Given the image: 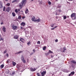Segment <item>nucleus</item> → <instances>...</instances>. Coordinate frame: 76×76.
<instances>
[{
  "mask_svg": "<svg viewBox=\"0 0 76 76\" xmlns=\"http://www.w3.org/2000/svg\"><path fill=\"white\" fill-rule=\"evenodd\" d=\"M7 11L8 12H9V11H10V7H8L7 9Z\"/></svg>",
  "mask_w": 76,
  "mask_h": 76,
  "instance_id": "nucleus-17",
  "label": "nucleus"
},
{
  "mask_svg": "<svg viewBox=\"0 0 76 76\" xmlns=\"http://www.w3.org/2000/svg\"><path fill=\"white\" fill-rule=\"evenodd\" d=\"M68 1H73V0H68Z\"/></svg>",
  "mask_w": 76,
  "mask_h": 76,
  "instance_id": "nucleus-51",
  "label": "nucleus"
},
{
  "mask_svg": "<svg viewBox=\"0 0 76 76\" xmlns=\"http://www.w3.org/2000/svg\"><path fill=\"white\" fill-rule=\"evenodd\" d=\"M23 53V51H19V52L16 53V54H20V53Z\"/></svg>",
  "mask_w": 76,
  "mask_h": 76,
  "instance_id": "nucleus-24",
  "label": "nucleus"
},
{
  "mask_svg": "<svg viewBox=\"0 0 76 76\" xmlns=\"http://www.w3.org/2000/svg\"><path fill=\"white\" fill-rule=\"evenodd\" d=\"M64 19H66V16L65 15L63 17Z\"/></svg>",
  "mask_w": 76,
  "mask_h": 76,
  "instance_id": "nucleus-30",
  "label": "nucleus"
},
{
  "mask_svg": "<svg viewBox=\"0 0 76 76\" xmlns=\"http://www.w3.org/2000/svg\"><path fill=\"white\" fill-rule=\"evenodd\" d=\"M6 28L5 27H4V26H3L2 30V31H3V32H6Z\"/></svg>",
  "mask_w": 76,
  "mask_h": 76,
  "instance_id": "nucleus-9",
  "label": "nucleus"
},
{
  "mask_svg": "<svg viewBox=\"0 0 76 76\" xmlns=\"http://www.w3.org/2000/svg\"><path fill=\"white\" fill-rule=\"evenodd\" d=\"M7 50H6L4 52V54H5V53H6V52H7Z\"/></svg>",
  "mask_w": 76,
  "mask_h": 76,
  "instance_id": "nucleus-35",
  "label": "nucleus"
},
{
  "mask_svg": "<svg viewBox=\"0 0 76 76\" xmlns=\"http://www.w3.org/2000/svg\"><path fill=\"white\" fill-rule=\"evenodd\" d=\"M71 18L73 20L75 19H76V13H74L72 14L71 15Z\"/></svg>",
  "mask_w": 76,
  "mask_h": 76,
  "instance_id": "nucleus-2",
  "label": "nucleus"
},
{
  "mask_svg": "<svg viewBox=\"0 0 76 76\" xmlns=\"http://www.w3.org/2000/svg\"><path fill=\"white\" fill-rule=\"evenodd\" d=\"M40 43H41V42H40V41H38L37 42V44H40Z\"/></svg>",
  "mask_w": 76,
  "mask_h": 76,
  "instance_id": "nucleus-36",
  "label": "nucleus"
},
{
  "mask_svg": "<svg viewBox=\"0 0 76 76\" xmlns=\"http://www.w3.org/2000/svg\"><path fill=\"white\" fill-rule=\"evenodd\" d=\"M10 3H7L6 4V5L7 6H10Z\"/></svg>",
  "mask_w": 76,
  "mask_h": 76,
  "instance_id": "nucleus-34",
  "label": "nucleus"
},
{
  "mask_svg": "<svg viewBox=\"0 0 76 76\" xmlns=\"http://www.w3.org/2000/svg\"><path fill=\"white\" fill-rule=\"evenodd\" d=\"M23 40H24V39L23 38H21L20 39V41L23 43L24 42Z\"/></svg>",
  "mask_w": 76,
  "mask_h": 76,
  "instance_id": "nucleus-12",
  "label": "nucleus"
},
{
  "mask_svg": "<svg viewBox=\"0 0 76 76\" xmlns=\"http://www.w3.org/2000/svg\"><path fill=\"white\" fill-rule=\"evenodd\" d=\"M70 73L71 75H72L73 76V75H75V72L73 71L72 72H71Z\"/></svg>",
  "mask_w": 76,
  "mask_h": 76,
  "instance_id": "nucleus-19",
  "label": "nucleus"
},
{
  "mask_svg": "<svg viewBox=\"0 0 76 76\" xmlns=\"http://www.w3.org/2000/svg\"><path fill=\"white\" fill-rule=\"evenodd\" d=\"M6 72L7 73H9V71H6Z\"/></svg>",
  "mask_w": 76,
  "mask_h": 76,
  "instance_id": "nucleus-44",
  "label": "nucleus"
},
{
  "mask_svg": "<svg viewBox=\"0 0 76 76\" xmlns=\"http://www.w3.org/2000/svg\"><path fill=\"white\" fill-rule=\"evenodd\" d=\"M49 53H53V52L51 51L50 50H49Z\"/></svg>",
  "mask_w": 76,
  "mask_h": 76,
  "instance_id": "nucleus-32",
  "label": "nucleus"
},
{
  "mask_svg": "<svg viewBox=\"0 0 76 76\" xmlns=\"http://www.w3.org/2000/svg\"><path fill=\"white\" fill-rule=\"evenodd\" d=\"M15 72L14 71L12 72V73L11 74V75L12 76H13V75H15Z\"/></svg>",
  "mask_w": 76,
  "mask_h": 76,
  "instance_id": "nucleus-25",
  "label": "nucleus"
},
{
  "mask_svg": "<svg viewBox=\"0 0 76 76\" xmlns=\"http://www.w3.org/2000/svg\"><path fill=\"white\" fill-rule=\"evenodd\" d=\"M46 74V71H44L43 72H41V75H39V73L38 72L37 74V76H44Z\"/></svg>",
  "mask_w": 76,
  "mask_h": 76,
  "instance_id": "nucleus-3",
  "label": "nucleus"
},
{
  "mask_svg": "<svg viewBox=\"0 0 76 76\" xmlns=\"http://www.w3.org/2000/svg\"><path fill=\"white\" fill-rule=\"evenodd\" d=\"M13 16L15 17V16H16V14L14 12H12V13Z\"/></svg>",
  "mask_w": 76,
  "mask_h": 76,
  "instance_id": "nucleus-18",
  "label": "nucleus"
},
{
  "mask_svg": "<svg viewBox=\"0 0 76 76\" xmlns=\"http://www.w3.org/2000/svg\"><path fill=\"white\" fill-rule=\"evenodd\" d=\"M48 4H49V5H51V1H49L48 2Z\"/></svg>",
  "mask_w": 76,
  "mask_h": 76,
  "instance_id": "nucleus-29",
  "label": "nucleus"
},
{
  "mask_svg": "<svg viewBox=\"0 0 76 76\" xmlns=\"http://www.w3.org/2000/svg\"><path fill=\"white\" fill-rule=\"evenodd\" d=\"M6 56L7 57H9V54H8L7 53Z\"/></svg>",
  "mask_w": 76,
  "mask_h": 76,
  "instance_id": "nucleus-42",
  "label": "nucleus"
},
{
  "mask_svg": "<svg viewBox=\"0 0 76 76\" xmlns=\"http://www.w3.org/2000/svg\"><path fill=\"white\" fill-rule=\"evenodd\" d=\"M12 65L14 66H16V63L14 61H12Z\"/></svg>",
  "mask_w": 76,
  "mask_h": 76,
  "instance_id": "nucleus-14",
  "label": "nucleus"
},
{
  "mask_svg": "<svg viewBox=\"0 0 76 76\" xmlns=\"http://www.w3.org/2000/svg\"><path fill=\"white\" fill-rule=\"evenodd\" d=\"M26 3V0H23V1L19 4V6L20 9H22L23 6H25Z\"/></svg>",
  "mask_w": 76,
  "mask_h": 76,
  "instance_id": "nucleus-1",
  "label": "nucleus"
},
{
  "mask_svg": "<svg viewBox=\"0 0 76 76\" xmlns=\"http://www.w3.org/2000/svg\"><path fill=\"white\" fill-rule=\"evenodd\" d=\"M1 25H3V22H2L1 23Z\"/></svg>",
  "mask_w": 76,
  "mask_h": 76,
  "instance_id": "nucleus-47",
  "label": "nucleus"
},
{
  "mask_svg": "<svg viewBox=\"0 0 76 76\" xmlns=\"http://www.w3.org/2000/svg\"><path fill=\"white\" fill-rule=\"evenodd\" d=\"M54 28H51V30H54Z\"/></svg>",
  "mask_w": 76,
  "mask_h": 76,
  "instance_id": "nucleus-46",
  "label": "nucleus"
},
{
  "mask_svg": "<svg viewBox=\"0 0 76 76\" xmlns=\"http://www.w3.org/2000/svg\"><path fill=\"white\" fill-rule=\"evenodd\" d=\"M31 20L32 21H34V22L35 21V16H33L31 18Z\"/></svg>",
  "mask_w": 76,
  "mask_h": 76,
  "instance_id": "nucleus-10",
  "label": "nucleus"
},
{
  "mask_svg": "<svg viewBox=\"0 0 76 76\" xmlns=\"http://www.w3.org/2000/svg\"><path fill=\"white\" fill-rule=\"evenodd\" d=\"M33 51H34V52H35V49H33Z\"/></svg>",
  "mask_w": 76,
  "mask_h": 76,
  "instance_id": "nucleus-48",
  "label": "nucleus"
},
{
  "mask_svg": "<svg viewBox=\"0 0 76 76\" xmlns=\"http://www.w3.org/2000/svg\"><path fill=\"white\" fill-rule=\"evenodd\" d=\"M3 2L0 1V9L1 8H3Z\"/></svg>",
  "mask_w": 76,
  "mask_h": 76,
  "instance_id": "nucleus-7",
  "label": "nucleus"
},
{
  "mask_svg": "<svg viewBox=\"0 0 76 76\" xmlns=\"http://www.w3.org/2000/svg\"><path fill=\"white\" fill-rule=\"evenodd\" d=\"M4 64H2L1 65L0 67L1 69H3L4 67Z\"/></svg>",
  "mask_w": 76,
  "mask_h": 76,
  "instance_id": "nucleus-21",
  "label": "nucleus"
},
{
  "mask_svg": "<svg viewBox=\"0 0 76 76\" xmlns=\"http://www.w3.org/2000/svg\"><path fill=\"white\" fill-rule=\"evenodd\" d=\"M36 70H37V69L35 68H34V69L32 68H30V70L31 71V72H34V71H35Z\"/></svg>",
  "mask_w": 76,
  "mask_h": 76,
  "instance_id": "nucleus-6",
  "label": "nucleus"
},
{
  "mask_svg": "<svg viewBox=\"0 0 76 76\" xmlns=\"http://www.w3.org/2000/svg\"><path fill=\"white\" fill-rule=\"evenodd\" d=\"M72 74H71L70 73L69 74L68 76H72Z\"/></svg>",
  "mask_w": 76,
  "mask_h": 76,
  "instance_id": "nucleus-41",
  "label": "nucleus"
},
{
  "mask_svg": "<svg viewBox=\"0 0 76 76\" xmlns=\"http://www.w3.org/2000/svg\"><path fill=\"white\" fill-rule=\"evenodd\" d=\"M63 50L62 51V52H65V51H66V48L65 47H64L63 48Z\"/></svg>",
  "mask_w": 76,
  "mask_h": 76,
  "instance_id": "nucleus-20",
  "label": "nucleus"
},
{
  "mask_svg": "<svg viewBox=\"0 0 76 76\" xmlns=\"http://www.w3.org/2000/svg\"><path fill=\"white\" fill-rule=\"evenodd\" d=\"M18 11H20V9H18Z\"/></svg>",
  "mask_w": 76,
  "mask_h": 76,
  "instance_id": "nucleus-49",
  "label": "nucleus"
},
{
  "mask_svg": "<svg viewBox=\"0 0 76 76\" xmlns=\"http://www.w3.org/2000/svg\"><path fill=\"white\" fill-rule=\"evenodd\" d=\"M31 44V42H29L27 43V45H29V44Z\"/></svg>",
  "mask_w": 76,
  "mask_h": 76,
  "instance_id": "nucleus-27",
  "label": "nucleus"
},
{
  "mask_svg": "<svg viewBox=\"0 0 76 76\" xmlns=\"http://www.w3.org/2000/svg\"><path fill=\"white\" fill-rule=\"evenodd\" d=\"M67 3H68L70 4V3H69V2H67Z\"/></svg>",
  "mask_w": 76,
  "mask_h": 76,
  "instance_id": "nucleus-58",
  "label": "nucleus"
},
{
  "mask_svg": "<svg viewBox=\"0 0 76 76\" xmlns=\"http://www.w3.org/2000/svg\"><path fill=\"white\" fill-rule=\"evenodd\" d=\"M41 21V19L39 18H38V19L35 20V22H39Z\"/></svg>",
  "mask_w": 76,
  "mask_h": 76,
  "instance_id": "nucleus-15",
  "label": "nucleus"
},
{
  "mask_svg": "<svg viewBox=\"0 0 76 76\" xmlns=\"http://www.w3.org/2000/svg\"><path fill=\"white\" fill-rule=\"evenodd\" d=\"M20 29H21V30H23V27H21Z\"/></svg>",
  "mask_w": 76,
  "mask_h": 76,
  "instance_id": "nucleus-38",
  "label": "nucleus"
},
{
  "mask_svg": "<svg viewBox=\"0 0 76 76\" xmlns=\"http://www.w3.org/2000/svg\"><path fill=\"white\" fill-rule=\"evenodd\" d=\"M32 1H33V0H31Z\"/></svg>",
  "mask_w": 76,
  "mask_h": 76,
  "instance_id": "nucleus-59",
  "label": "nucleus"
},
{
  "mask_svg": "<svg viewBox=\"0 0 76 76\" xmlns=\"http://www.w3.org/2000/svg\"><path fill=\"white\" fill-rule=\"evenodd\" d=\"M15 12L16 13H18V10L17 9L15 10Z\"/></svg>",
  "mask_w": 76,
  "mask_h": 76,
  "instance_id": "nucleus-28",
  "label": "nucleus"
},
{
  "mask_svg": "<svg viewBox=\"0 0 76 76\" xmlns=\"http://www.w3.org/2000/svg\"><path fill=\"white\" fill-rule=\"evenodd\" d=\"M58 11H59V12H61V10H58Z\"/></svg>",
  "mask_w": 76,
  "mask_h": 76,
  "instance_id": "nucleus-50",
  "label": "nucleus"
},
{
  "mask_svg": "<svg viewBox=\"0 0 76 76\" xmlns=\"http://www.w3.org/2000/svg\"><path fill=\"white\" fill-rule=\"evenodd\" d=\"M46 48H47V47L46 46H44L43 48V50H46Z\"/></svg>",
  "mask_w": 76,
  "mask_h": 76,
  "instance_id": "nucleus-22",
  "label": "nucleus"
},
{
  "mask_svg": "<svg viewBox=\"0 0 76 76\" xmlns=\"http://www.w3.org/2000/svg\"><path fill=\"white\" fill-rule=\"evenodd\" d=\"M14 39H18V38H19V36L18 35H15L14 37Z\"/></svg>",
  "mask_w": 76,
  "mask_h": 76,
  "instance_id": "nucleus-8",
  "label": "nucleus"
},
{
  "mask_svg": "<svg viewBox=\"0 0 76 76\" xmlns=\"http://www.w3.org/2000/svg\"><path fill=\"white\" fill-rule=\"evenodd\" d=\"M55 41L56 42H58V39H56L55 40Z\"/></svg>",
  "mask_w": 76,
  "mask_h": 76,
  "instance_id": "nucleus-39",
  "label": "nucleus"
},
{
  "mask_svg": "<svg viewBox=\"0 0 76 76\" xmlns=\"http://www.w3.org/2000/svg\"><path fill=\"white\" fill-rule=\"evenodd\" d=\"M34 60H35V61L37 60V59H34Z\"/></svg>",
  "mask_w": 76,
  "mask_h": 76,
  "instance_id": "nucleus-56",
  "label": "nucleus"
},
{
  "mask_svg": "<svg viewBox=\"0 0 76 76\" xmlns=\"http://www.w3.org/2000/svg\"><path fill=\"white\" fill-rule=\"evenodd\" d=\"M53 57H54V56L52 55H51V57L52 58H53Z\"/></svg>",
  "mask_w": 76,
  "mask_h": 76,
  "instance_id": "nucleus-45",
  "label": "nucleus"
},
{
  "mask_svg": "<svg viewBox=\"0 0 76 76\" xmlns=\"http://www.w3.org/2000/svg\"><path fill=\"white\" fill-rule=\"evenodd\" d=\"M3 41L4 40V39L2 38H1L0 39V41Z\"/></svg>",
  "mask_w": 76,
  "mask_h": 76,
  "instance_id": "nucleus-26",
  "label": "nucleus"
},
{
  "mask_svg": "<svg viewBox=\"0 0 76 76\" xmlns=\"http://www.w3.org/2000/svg\"><path fill=\"white\" fill-rule=\"evenodd\" d=\"M58 7H61V6H58Z\"/></svg>",
  "mask_w": 76,
  "mask_h": 76,
  "instance_id": "nucleus-57",
  "label": "nucleus"
},
{
  "mask_svg": "<svg viewBox=\"0 0 76 76\" xmlns=\"http://www.w3.org/2000/svg\"><path fill=\"white\" fill-rule=\"evenodd\" d=\"M25 23L23 22H22L21 24V26H25Z\"/></svg>",
  "mask_w": 76,
  "mask_h": 76,
  "instance_id": "nucleus-11",
  "label": "nucleus"
},
{
  "mask_svg": "<svg viewBox=\"0 0 76 76\" xmlns=\"http://www.w3.org/2000/svg\"><path fill=\"white\" fill-rule=\"evenodd\" d=\"M5 1H8V0H5Z\"/></svg>",
  "mask_w": 76,
  "mask_h": 76,
  "instance_id": "nucleus-55",
  "label": "nucleus"
},
{
  "mask_svg": "<svg viewBox=\"0 0 76 76\" xmlns=\"http://www.w3.org/2000/svg\"><path fill=\"white\" fill-rule=\"evenodd\" d=\"M29 59H27V62H28V60Z\"/></svg>",
  "mask_w": 76,
  "mask_h": 76,
  "instance_id": "nucleus-54",
  "label": "nucleus"
},
{
  "mask_svg": "<svg viewBox=\"0 0 76 76\" xmlns=\"http://www.w3.org/2000/svg\"><path fill=\"white\" fill-rule=\"evenodd\" d=\"M34 54V53H32L31 54V55H32V54Z\"/></svg>",
  "mask_w": 76,
  "mask_h": 76,
  "instance_id": "nucleus-53",
  "label": "nucleus"
},
{
  "mask_svg": "<svg viewBox=\"0 0 76 76\" xmlns=\"http://www.w3.org/2000/svg\"><path fill=\"white\" fill-rule=\"evenodd\" d=\"M22 18V16L19 15L18 17V19H20Z\"/></svg>",
  "mask_w": 76,
  "mask_h": 76,
  "instance_id": "nucleus-23",
  "label": "nucleus"
},
{
  "mask_svg": "<svg viewBox=\"0 0 76 76\" xmlns=\"http://www.w3.org/2000/svg\"><path fill=\"white\" fill-rule=\"evenodd\" d=\"M56 27H58V26H55L54 27V28L55 29V28H56Z\"/></svg>",
  "mask_w": 76,
  "mask_h": 76,
  "instance_id": "nucleus-43",
  "label": "nucleus"
},
{
  "mask_svg": "<svg viewBox=\"0 0 76 76\" xmlns=\"http://www.w3.org/2000/svg\"><path fill=\"white\" fill-rule=\"evenodd\" d=\"M54 24L53 25H51L50 26L52 28H54Z\"/></svg>",
  "mask_w": 76,
  "mask_h": 76,
  "instance_id": "nucleus-31",
  "label": "nucleus"
},
{
  "mask_svg": "<svg viewBox=\"0 0 76 76\" xmlns=\"http://www.w3.org/2000/svg\"><path fill=\"white\" fill-rule=\"evenodd\" d=\"M5 9H6V8L5 7H4L3 8V11H5Z\"/></svg>",
  "mask_w": 76,
  "mask_h": 76,
  "instance_id": "nucleus-37",
  "label": "nucleus"
},
{
  "mask_svg": "<svg viewBox=\"0 0 76 76\" xmlns=\"http://www.w3.org/2000/svg\"><path fill=\"white\" fill-rule=\"evenodd\" d=\"M71 63H72L73 64H76V61L74 60H72L71 61Z\"/></svg>",
  "mask_w": 76,
  "mask_h": 76,
  "instance_id": "nucleus-13",
  "label": "nucleus"
},
{
  "mask_svg": "<svg viewBox=\"0 0 76 76\" xmlns=\"http://www.w3.org/2000/svg\"><path fill=\"white\" fill-rule=\"evenodd\" d=\"M12 29L14 31H15V30H17L18 29V27L16 26H15L13 25L12 26Z\"/></svg>",
  "mask_w": 76,
  "mask_h": 76,
  "instance_id": "nucleus-4",
  "label": "nucleus"
},
{
  "mask_svg": "<svg viewBox=\"0 0 76 76\" xmlns=\"http://www.w3.org/2000/svg\"><path fill=\"white\" fill-rule=\"evenodd\" d=\"M29 12V10H28V9L27 8L26 10L25 11V13L26 14V13H28Z\"/></svg>",
  "mask_w": 76,
  "mask_h": 76,
  "instance_id": "nucleus-16",
  "label": "nucleus"
},
{
  "mask_svg": "<svg viewBox=\"0 0 76 76\" xmlns=\"http://www.w3.org/2000/svg\"><path fill=\"white\" fill-rule=\"evenodd\" d=\"M18 1V0H13L12 1V3H14V2H15V1Z\"/></svg>",
  "mask_w": 76,
  "mask_h": 76,
  "instance_id": "nucleus-33",
  "label": "nucleus"
},
{
  "mask_svg": "<svg viewBox=\"0 0 76 76\" xmlns=\"http://www.w3.org/2000/svg\"><path fill=\"white\" fill-rule=\"evenodd\" d=\"M25 17L24 16H23L22 17V19H25Z\"/></svg>",
  "mask_w": 76,
  "mask_h": 76,
  "instance_id": "nucleus-40",
  "label": "nucleus"
},
{
  "mask_svg": "<svg viewBox=\"0 0 76 76\" xmlns=\"http://www.w3.org/2000/svg\"><path fill=\"white\" fill-rule=\"evenodd\" d=\"M7 63H9V61L7 60Z\"/></svg>",
  "mask_w": 76,
  "mask_h": 76,
  "instance_id": "nucleus-52",
  "label": "nucleus"
},
{
  "mask_svg": "<svg viewBox=\"0 0 76 76\" xmlns=\"http://www.w3.org/2000/svg\"><path fill=\"white\" fill-rule=\"evenodd\" d=\"M21 59L23 63H26V61L25 60V59L24 58V57L22 55V56L21 57Z\"/></svg>",
  "mask_w": 76,
  "mask_h": 76,
  "instance_id": "nucleus-5",
  "label": "nucleus"
}]
</instances>
